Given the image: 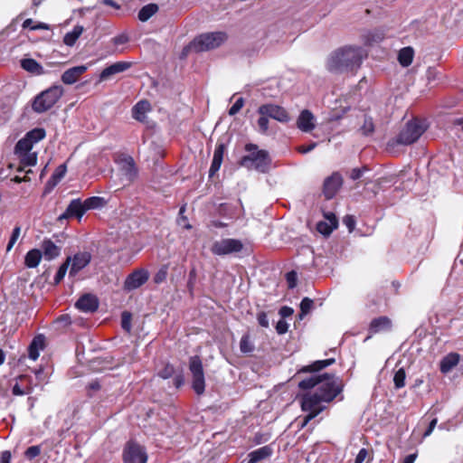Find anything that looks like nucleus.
Returning a JSON list of instances; mask_svg holds the SVG:
<instances>
[{"label": "nucleus", "mask_w": 463, "mask_h": 463, "mask_svg": "<svg viewBox=\"0 0 463 463\" xmlns=\"http://www.w3.org/2000/svg\"><path fill=\"white\" fill-rule=\"evenodd\" d=\"M343 184L342 175L338 172L333 173L326 177L323 184V194L327 200L335 197Z\"/></svg>", "instance_id": "nucleus-12"}, {"label": "nucleus", "mask_w": 463, "mask_h": 463, "mask_svg": "<svg viewBox=\"0 0 463 463\" xmlns=\"http://www.w3.org/2000/svg\"><path fill=\"white\" fill-rule=\"evenodd\" d=\"M120 165V171L124 178L132 183L137 177L138 170L132 156L122 155L118 160Z\"/></svg>", "instance_id": "nucleus-13"}, {"label": "nucleus", "mask_w": 463, "mask_h": 463, "mask_svg": "<svg viewBox=\"0 0 463 463\" xmlns=\"http://www.w3.org/2000/svg\"><path fill=\"white\" fill-rule=\"evenodd\" d=\"M83 31H84V28L82 25H79V24L75 25L71 32H68L65 33V35L63 37L64 44H66L67 46H70V47L73 46L76 43L79 37L83 33Z\"/></svg>", "instance_id": "nucleus-30"}, {"label": "nucleus", "mask_w": 463, "mask_h": 463, "mask_svg": "<svg viewBox=\"0 0 463 463\" xmlns=\"http://www.w3.org/2000/svg\"><path fill=\"white\" fill-rule=\"evenodd\" d=\"M32 141H29L25 137L20 139L14 146V155H21L31 152L33 148Z\"/></svg>", "instance_id": "nucleus-36"}, {"label": "nucleus", "mask_w": 463, "mask_h": 463, "mask_svg": "<svg viewBox=\"0 0 463 463\" xmlns=\"http://www.w3.org/2000/svg\"><path fill=\"white\" fill-rule=\"evenodd\" d=\"M35 374V385H44L48 383V379L46 374L43 372V369L41 367L38 370L34 371Z\"/></svg>", "instance_id": "nucleus-51"}, {"label": "nucleus", "mask_w": 463, "mask_h": 463, "mask_svg": "<svg viewBox=\"0 0 463 463\" xmlns=\"http://www.w3.org/2000/svg\"><path fill=\"white\" fill-rule=\"evenodd\" d=\"M428 126L423 120L412 118L406 122L396 137L388 140L386 150L391 154H398L400 146H410L417 142Z\"/></svg>", "instance_id": "nucleus-3"}, {"label": "nucleus", "mask_w": 463, "mask_h": 463, "mask_svg": "<svg viewBox=\"0 0 463 463\" xmlns=\"http://www.w3.org/2000/svg\"><path fill=\"white\" fill-rule=\"evenodd\" d=\"M86 211L84 202L81 203L80 199H74L70 203L66 211L59 217V219H67L69 217H77L80 219Z\"/></svg>", "instance_id": "nucleus-17"}, {"label": "nucleus", "mask_w": 463, "mask_h": 463, "mask_svg": "<svg viewBox=\"0 0 463 463\" xmlns=\"http://www.w3.org/2000/svg\"><path fill=\"white\" fill-rule=\"evenodd\" d=\"M63 94L61 85H53L37 95L33 102V109L43 113L52 109Z\"/></svg>", "instance_id": "nucleus-5"}, {"label": "nucleus", "mask_w": 463, "mask_h": 463, "mask_svg": "<svg viewBox=\"0 0 463 463\" xmlns=\"http://www.w3.org/2000/svg\"><path fill=\"white\" fill-rule=\"evenodd\" d=\"M459 354L457 353H449L444 356L439 363V370L442 373H449L459 362Z\"/></svg>", "instance_id": "nucleus-22"}, {"label": "nucleus", "mask_w": 463, "mask_h": 463, "mask_svg": "<svg viewBox=\"0 0 463 463\" xmlns=\"http://www.w3.org/2000/svg\"><path fill=\"white\" fill-rule=\"evenodd\" d=\"M149 110L150 103L147 100H140L133 107L132 116L136 120L144 122Z\"/></svg>", "instance_id": "nucleus-26"}, {"label": "nucleus", "mask_w": 463, "mask_h": 463, "mask_svg": "<svg viewBox=\"0 0 463 463\" xmlns=\"http://www.w3.org/2000/svg\"><path fill=\"white\" fill-rule=\"evenodd\" d=\"M297 126L303 132H311L316 128V118L313 113L308 109L302 110L297 119Z\"/></svg>", "instance_id": "nucleus-16"}, {"label": "nucleus", "mask_w": 463, "mask_h": 463, "mask_svg": "<svg viewBox=\"0 0 463 463\" xmlns=\"http://www.w3.org/2000/svg\"><path fill=\"white\" fill-rule=\"evenodd\" d=\"M88 67L86 65H79L66 70L61 75V81L64 84L71 85L75 83L79 78L86 72Z\"/></svg>", "instance_id": "nucleus-19"}, {"label": "nucleus", "mask_w": 463, "mask_h": 463, "mask_svg": "<svg viewBox=\"0 0 463 463\" xmlns=\"http://www.w3.org/2000/svg\"><path fill=\"white\" fill-rule=\"evenodd\" d=\"M11 458V452L9 450H4L0 454V463H10Z\"/></svg>", "instance_id": "nucleus-64"}, {"label": "nucleus", "mask_w": 463, "mask_h": 463, "mask_svg": "<svg viewBox=\"0 0 463 463\" xmlns=\"http://www.w3.org/2000/svg\"><path fill=\"white\" fill-rule=\"evenodd\" d=\"M254 345L250 341V336L249 334H245L241 336L240 341V350L243 354H250L254 351Z\"/></svg>", "instance_id": "nucleus-40"}, {"label": "nucleus", "mask_w": 463, "mask_h": 463, "mask_svg": "<svg viewBox=\"0 0 463 463\" xmlns=\"http://www.w3.org/2000/svg\"><path fill=\"white\" fill-rule=\"evenodd\" d=\"M131 62L128 61H117L107 68H105L99 74V80H105L110 76L123 72L131 67Z\"/></svg>", "instance_id": "nucleus-18"}, {"label": "nucleus", "mask_w": 463, "mask_h": 463, "mask_svg": "<svg viewBox=\"0 0 463 463\" xmlns=\"http://www.w3.org/2000/svg\"><path fill=\"white\" fill-rule=\"evenodd\" d=\"M21 66L24 70L34 74H42L43 71V66L31 58L23 59L21 61Z\"/></svg>", "instance_id": "nucleus-32"}, {"label": "nucleus", "mask_w": 463, "mask_h": 463, "mask_svg": "<svg viewBox=\"0 0 463 463\" xmlns=\"http://www.w3.org/2000/svg\"><path fill=\"white\" fill-rule=\"evenodd\" d=\"M149 279V272L146 269H137L128 275L124 281V289L126 291H133L146 284Z\"/></svg>", "instance_id": "nucleus-10"}, {"label": "nucleus", "mask_w": 463, "mask_h": 463, "mask_svg": "<svg viewBox=\"0 0 463 463\" xmlns=\"http://www.w3.org/2000/svg\"><path fill=\"white\" fill-rule=\"evenodd\" d=\"M41 251L46 260H52L60 256L61 248L50 239H45L42 241Z\"/></svg>", "instance_id": "nucleus-20"}, {"label": "nucleus", "mask_w": 463, "mask_h": 463, "mask_svg": "<svg viewBox=\"0 0 463 463\" xmlns=\"http://www.w3.org/2000/svg\"><path fill=\"white\" fill-rule=\"evenodd\" d=\"M344 224L347 227L349 232H353L355 226V219L352 215H346L343 219Z\"/></svg>", "instance_id": "nucleus-57"}, {"label": "nucleus", "mask_w": 463, "mask_h": 463, "mask_svg": "<svg viewBox=\"0 0 463 463\" xmlns=\"http://www.w3.org/2000/svg\"><path fill=\"white\" fill-rule=\"evenodd\" d=\"M361 130L364 135L368 136L373 133L374 131V124L371 118H364V124L361 127Z\"/></svg>", "instance_id": "nucleus-46"}, {"label": "nucleus", "mask_w": 463, "mask_h": 463, "mask_svg": "<svg viewBox=\"0 0 463 463\" xmlns=\"http://www.w3.org/2000/svg\"><path fill=\"white\" fill-rule=\"evenodd\" d=\"M413 49L411 47L402 48L398 54V61L403 67H407L411 64L413 60Z\"/></svg>", "instance_id": "nucleus-34"}, {"label": "nucleus", "mask_w": 463, "mask_h": 463, "mask_svg": "<svg viewBox=\"0 0 463 463\" xmlns=\"http://www.w3.org/2000/svg\"><path fill=\"white\" fill-rule=\"evenodd\" d=\"M121 326L129 333L131 331V314L129 312H123L121 315Z\"/></svg>", "instance_id": "nucleus-47"}, {"label": "nucleus", "mask_w": 463, "mask_h": 463, "mask_svg": "<svg viewBox=\"0 0 463 463\" xmlns=\"http://www.w3.org/2000/svg\"><path fill=\"white\" fill-rule=\"evenodd\" d=\"M41 454V447L40 446H31L24 451V457L32 460L38 457Z\"/></svg>", "instance_id": "nucleus-49"}, {"label": "nucleus", "mask_w": 463, "mask_h": 463, "mask_svg": "<svg viewBox=\"0 0 463 463\" xmlns=\"http://www.w3.org/2000/svg\"><path fill=\"white\" fill-rule=\"evenodd\" d=\"M242 248L243 244L240 240L222 239L213 243L211 251L214 255L222 256L239 252L242 250Z\"/></svg>", "instance_id": "nucleus-9"}, {"label": "nucleus", "mask_w": 463, "mask_h": 463, "mask_svg": "<svg viewBox=\"0 0 463 463\" xmlns=\"http://www.w3.org/2000/svg\"><path fill=\"white\" fill-rule=\"evenodd\" d=\"M227 40L224 32H212L200 34L191 43V48L195 52H206L215 49Z\"/></svg>", "instance_id": "nucleus-6"}, {"label": "nucleus", "mask_w": 463, "mask_h": 463, "mask_svg": "<svg viewBox=\"0 0 463 463\" xmlns=\"http://www.w3.org/2000/svg\"><path fill=\"white\" fill-rule=\"evenodd\" d=\"M75 307L82 312L92 313L98 309L99 300L94 295L84 294L77 300Z\"/></svg>", "instance_id": "nucleus-15"}, {"label": "nucleus", "mask_w": 463, "mask_h": 463, "mask_svg": "<svg viewBox=\"0 0 463 463\" xmlns=\"http://www.w3.org/2000/svg\"><path fill=\"white\" fill-rule=\"evenodd\" d=\"M368 455V451L366 449H361L358 452V454L356 455V458L354 459V463H363L366 457Z\"/></svg>", "instance_id": "nucleus-62"}, {"label": "nucleus", "mask_w": 463, "mask_h": 463, "mask_svg": "<svg viewBox=\"0 0 463 463\" xmlns=\"http://www.w3.org/2000/svg\"><path fill=\"white\" fill-rule=\"evenodd\" d=\"M19 160L18 172L27 171L25 168L33 166L37 162V154L35 152H28L16 156Z\"/></svg>", "instance_id": "nucleus-24"}, {"label": "nucleus", "mask_w": 463, "mask_h": 463, "mask_svg": "<svg viewBox=\"0 0 463 463\" xmlns=\"http://www.w3.org/2000/svg\"><path fill=\"white\" fill-rule=\"evenodd\" d=\"M272 449L270 446H263L249 453L248 463H258L259 461L268 458L272 455Z\"/></svg>", "instance_id": "nucleus-25"}, {"label": "nucleus", "mask_w": 463, "mask_h": 463, "mask_svg": "<svg viewBox=\"0 0 463 463\" xmlns=\"http://www.w3.org/2000/svg\"><path fill=\"white\" fill-rule=\"evenodd\" d=\"M365 56L366 54L361 47L345 46L329 55L326 67L331 72L353 71L361 66Z\"/></svg>", "instance_id": "nucleus-2"}, {"label": "nucleus", "mask_w": 463, "mask_h": 463, "mask_svg": "<svg viewBox=\"0 0 463 463\" xmlns=\"http://www.w3.org/2000/svg\"><path fill=\"white\" fill-rule=\"evenodd\" d=\"M258 113L260 115L269 116L281 123H287L290 120V117L287 110L275 104H264L259 107Z\"/></svg>", "instance_id": "nucleus-11"}, {"label": "nucleus", "mask_w": 463, "mask_h": 463, "mask_svg": "<svg viewBox=\"0 0 463 463\" xmlns=\"http://www.w3.org/2000/svg\"><path fill=\"white\" fill-rule=\"evenodd\" d=\"M257 320L260 326L265 327V328L269 327V323L267 314L265 312H260L257 315Z\"/></svg>", "instance_id": "nucleus-58"}, {"label": "nucleus", "mask_w": 463, "mask_h": 463, "mask_svg": "<svg viewBox=\"0 0 463 463\" xmlns=\"http://www.w3.org/2000/svg\"><path fill=\"white\" fill-rule=\"evenodd\" d=\"M175 374V368L172 364H166L163 369L158 372V376L162 379H168Z\"/></svg>", "instance_id": "nucleus-48"}, {"label": "nucleus", "mask_w": 463, "mask_h": 463, "mask_svg": "<svg viewBox=\"0 0 463 463\" xmlns=\"http://www.w3.org/2000/svg\"><path fill=\"white\" fill-rule=\"evenodd\" d=\"M167 271L165 268H163L157 271L154 277V281L156 284L163 282L166 279Z\"/></svg>", "instance_id": "nucleus-60"}, {"label": "nucleus", "mask_w": 463, "mask_h": 463, "mask_svg": "<svg viewBox=\"0 0 463 463\" xmlns=\"http://www.w3.org/2000/svg\"><path fill=\"white\" fill-rule=\"evenodd\" d=\"M20 233H21V227L20 226H15L14 228L13 232H12V235L10 237L9 242L7 244V247H6V250L7 251H10L12 250V248L14 245V243L18 240V238L20 236Z\"/></svg>", "instance_id": "nucleus-50"}, {"label": "nucleus", "mask_w": 463, "mask_h": 463, "mask_svg": "<svg viewBox=\"0 0 463 463\" xmlns=\"http://www.w3.org/2000/svg\"><path fill=\"white\" fill-rule=\"evenodd\" d=\"M313 300L309 298H304L300 302V313L298 315L299 319H303V317L309 313L311 308L313 307Z\"/></svg>", "instance_id": "nucleus-42"}, {"label": "nucleus", "mask_w": 463, "mask_h": 463, "mask_svg": "<svg viewBox=\"0 0 463 463\" xmlns=\"http://www.w3.org/2000/svg\"><path fill=\"white\" fill-rule=\"evenodd\" d=\"M32 144H35L45 137V130L43 128H36L26 133L24 136Z\"/></svg>", "instance_id": "nucleus-39"}, {"label": "nucleus", "mask_w": 463, "mask_h": 463, "mask_svg": "<svg viewBox=\"0 0 463 463\" xmlns=\"http://www.w3.org/2000/svg\"><path fill=\"white\" fill-rule=\"evenodd\" d=\"M225 148H226V146L223 143H218L214 149L213 157L212 162L222 165Z\"/></svg>", "instance_id": "nucleus-44"}, {"label": "nucleus", "mask_w": 463, "mask_h": 463, "mask_svg": "<svg viewBox=\"0 0 463 463\" xmlns=\"http://www.w3.org/2000/svg\"><path fill=\"white\" fill-rule=\"evenodd\" d=\"M368 168L364 166L362 168H354L352 171H351V174H350V178L354 181L355 180H358L359 178L362 177L364 171H367Z\"/></svg>", "instance_id": "nucleus-55"}, {"label": "nucleus", "mask_w": 463, "mask_h": 463, "mask_svg": "<svg viewBox=\"0 0 463 463\" xmlns=\"http://www.w3.org/2000/svg\"><path fill=\"white\" fill-rule=\"evenodd\" d=\"M42 251L38 249L30 250L24 258V264L29 269L36 268L42 260Z\"/></svg>", "instance_id": "nucleus-27"}, {"label": "nucleus", "mask_w": 463, "mask_h": 463, "mask_svg": "<svg viewBox=\"0 0 463 463\" xmlns=\"http://www.w3.org/2000/svg\"><path fill=\"white\" fill-rule=\"evenodd\" d=\"M71 264V257H67L65 261L60 266V268L57 270L56 275L53 279V284L58 285L65 277L66 272L70 267Z\"/></svg>", "instance_id": "nucleus-38"}, {"label": "nucleus", "mask_w": 463, "mask_h": 463, "mask_svg": "<svg viewBox=\"0 0 463 463\" xmlns=\"http://www.w3.org/2000/svg\"><path fill=\"white\" fill-rule=\"evenodd\" d=\"M288 329V324L284 319H280L276 325V331L279 335L287 333Z\"/></svg>", "instance_id": "nucleus-56"}, {"label": "nucleus", "mask_w": 463, "mask_h": 463, "mask_svg": "<svg viewBox=\"0 0 463 463\" xmlns=\"http://www.w3.org/2000/svg\"><path fill=\"white\" fill-rule=\"evenodd\" d=\"M293 313V308L287 306H284L279 309V315L282 317V318L290 317Z\"/></svg>", "instance_id": "nucleus-63"}, {"label": "nucleus", "mask_w": 463, "mask_h": 463, "mask_svg": "<svg viewBox=\"0 0 463 463\" xmlns=\"http://www.w3.org/2000/svg\"><path fill=\"white\" fill-rule=\"evenodd\" d=\"M225 148H226V146L223 143H218L214 149L213 157L212 162L222 165Z\"/></svg>", "instance_id": "nucleus-43"}, {"label": "nucleus", "mask_w": 463, "mask_h": 463, "mask_svg": "<svg viewBox=\"0 0 463 463\" xmlns=\"http://www.w3.org/2000/svg\"><path fill=\"white\" fill-rule=\"evenodd\" d=\"M158 11L156 4H148L144 5L138 12V19L141 22H146Z\"/></svg>", "instance_id": "nucleus-33"}, {"label": "nucleus", "mask_w": 463, "mask_h": 463, "mask_svg": "<svg viewBox=\"0 0 463 463\" xmlns=\"http://www.w3.org/2000/svg\"><path fill=\"white\" fill-rule=\"evenodd\" d=\"M248 155L242 156L240 165L248 169H255L261 173H266L270 165V158L266 150H258V146L249 143L245 146Z\"/></svg>", "instance_id": "nucleus-4"}, {"label": "nucleus", "mask_w": 463, "mask_h": 463, "mask_svg": "<svg viewBox=\"0 0 463 463\" xmlns=\"http://www.w3.org/2000/svg\"><path fill=\"white\" fill-rule=\"evenodd\" d=\"M244 99L243 98H239L234 104L230 108L228 113L230 116L236 115L243 107Z\"/></svg>", "instance_id": "nucleus-53"}, {"label": "nucleus", "mask_w": 463, "mask_h": 463, "mask_svg": "<svg viewBox=\"0 0 463 463\" xmlns=\"http://www.w3.org/2000/svg\"><path fill=\"white\" fill-rule=\"evenodd\" d=\"M84 203H85V209L87 211L94 210V209H100L107 204V200L103 197L92 196V197L87 198L84 201Z\"/></svg>", "instance_id": "nucleus-35"}, {"label": "nucleus", "mask_w": 463, "mask_h": 463, "mask_svg": "<svg viewBox=\"0 0 463 463\" xmlns=\"http://www.w3.org/2000/svg\"><path fill=\"white\" fill-rule=\"evenodd\" d=\"M286 280L289 288H294L298 281V274L296 271L291 270L286 274Z\"/></svg>", "instance_id": "nucleus-54"}, {"label": "nucleus", "mask_w": 463, "mask_h": 463, "mask_svg": "<svg viewBox=\"0 0 463 463\" xmlns=\"http://www.w3.org/2000/svg\"><path fill=\"white\" fill-rule=\"evenodd\" d=\"M189 370L193 375V389L197 394H203L205 390L203 364L199 356L190 358Z\"/></svg>", "instance_id": "nucleus-8"}, {"label": "nucleus", "mask_w": 463, "mask_h": 463, "mask_svg": "<svg viewBox=\"0 0 463 463\" xmlns=\"http://www.w3.org/2000/svg\"><path fill=\"white\" fill-rule=\"evenodd\" d=\"M257 123L259 131L262 134H266L269 129V116L260 115Z\"/></svg>", "instance_id": "nucleus-52"}, {"label": "nucleus", "mask_w": 463, "mask_h": 463, "mask_svg": "<svg viewBox=\"0 0 463 463\" xmlns=\"http://www.w3.org/2000/svg\"><path fill=\"white\" fill-rule=\"evenodd\" d=\"M392 327V321L387 317H380L372 320L369 330L372 334L388 331Z\"/></svg>", "instance_id": "nucleus-23"}, {"label": "nucleus", "mask_w": 463, "mask_h": 463, "mask_svg": "<svg viewBox=\"0 0 463 463\" xmlns=\"http://www.w3.org/2000/svg\"><path fill=\"white\" fill-rule=\"evenodd\" d=\"M122 457L124 463H146L147 461L146 449L133 440L126 443Z\"/></svg>", "instance_id": "nucleus-7"}, {"label": "nucleus", "mask_w": 463, "mask_h": 463, "mask_svg": "<svg viewBox=\"0 0 463 463\" xmlns=\"http://www.w3.org/2000/svg\"><path fill=\"white\" fill-rule=\"evenodd\" d=\"M406 373L403 368H400L395 372L393 376V383L396 389H401L405 386Z\"/></svg>", "instance_id": "nucleus-41"}, {"label": "nucleus", "mask_w": 463, "mask_h": 463, "mask_svg": "<svg viewBox=\"0 0 463 463\" xmlns=\"http://www.w3.org/2000/svg\"><path fill=\"white\" fill-rule=\"evenodd\" d=\"M45 347V337L43 335L34 336L28 346V357L35 361L40 355V352Z\"/></svg>", "instance_id": "nucleus-21"}, {"label": "nucleus", "mask_w": 463, "mask_h": 463, "mask_svg": "<svg viewBox=\"0 0 463 463\" xmlns=\"http://www.w3.org/2000/svg\"><path fill=\"white\" fill-rule=\"evenodd\" d=\"M335 363L334 358H329L326 360H318L314 362L312 364L302 367L298 373H307V372H318L326 366H329Z\"/></svg>", "instance_id": "nucleus-29"}, {"label": "nucleus", "mask_w": 463, "mask_h": 463, "mask_svg": "<svg viewBox=\"0 0 463 463\" xmlns=\"http://www.w3.org/2000/svg\"><path fill=\"white\" fill-rule=\"evenodd\" d=\"M326 217L329 220L330 223H327L326 222H319L317 225L318 232H320L323 235H329L333 232V230L337 227V220L333 213H331L330 216L326 215Z\"/></svg>", "instance_id": "nucleus-28"}, {"label": "nucleus", "mask_w": 463, "mask_h": 463, "mask_svg": "<svg viewBox=\"0 0 463 463\" xmlns=\"http://www.w3.org/2000/svg\"><path fill=\"white\" fill-rule=\"evenodd\" d=\"M195 279H196V270H195V269H192L189 272L188 281H187V288L190 292L193 291Z\"/></svg>", "instance_id": "nucleus-59"}, {"label": "nucleus", "mask_w": 463, "mask_h": 463, "mask_svg": "<svg viewBox=\"0 0 463 463\" xmlns=\"http://www.w3.org/2000/svg\"><path fill=\"white\" fill-rule=\"evenodd\" d=\"M33 392V386H24L16 383L12 388V393L15 396L29 394Z\"/></svg>", "instance_id": "nucleus-45"}, {"label": "nucleus", "mask_w": 463, "mask_h": 463, "mask_svg": "<svg viewBox=\"0 0 463 463\" xmlns=\"http://www.w3.org/2000/svg\"><path fill=\"white\" fill-rule=\"evenodd\" d=\"M66 172V165H60L52 175L49 180V184H52V186H55L65 176Z\"/></svg>", "instance_id": "nucleus-37"}, {"label": "nucleus", "mask_w": 463, "mask_h": 463, "mask_svg": "<svg viewBox=\"0 0 463 463\" xmlns=\"http://www.w3.org/2000/svg\"><path fill=\"white\" fill-rule=\"evenodd\" d=\"M318 386L314 393L308 392L301 397V409L307 414L316 413V417L325 410L323 402H330L341 392L342 384L335 375L328 373L312 374L298 383L301 390H309Z\"/></svg>", "instance_id": "nucleus-1"}, {"label": "nucleus", "mask_w": 463, "mask_h": 463, "mask_svg": "<svg viewBox=\"0 0 463 463\" xmlns=\"http://www.w3.org/2000/svg\"><path fill=\"white\" fill-rule=\"evenodd\" d=\"M91 260V254L88 251H80L71 257L69 277H75L80 270L87 267Z\"/></svg>", "instance_id": "nucleus-14"}, {"label": "nucleus", "mask_w": 463, "mask_h": 463, "mask_svg": "<svg viewBox=\"0 0 463 463\" xmlns=\"http://www.w3.org/2000/svg\"><path fill=\"white\" fill-rule=\"evenodd\" d=\"M433 165H439V171L440 174L445 175L449 169L453 165V160L449 155H442L436 156L432 160Z\"/></svg>", "instance_id": "nucleus-31"}, {"label": "nucleus", "mask_w": 463, "mask_h": 463, "mask_svg": "<svg viewBox=\"0 0 463 463\" xmlns=\"http://www.w3.org/2000/svg\"><path fill=\"white\" fill-rule=\"evenodd\" d=\"M112 42L115 45H121L128 42V36L125 33H122L114 37Z\"/></svg>", "instance_id": "nucleus-61"}]
</instances>
